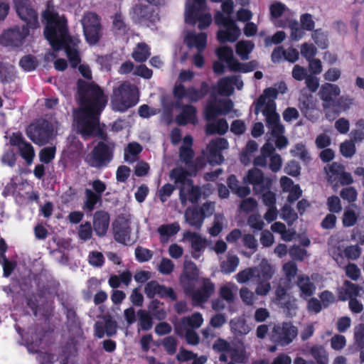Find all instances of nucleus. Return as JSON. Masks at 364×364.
Returning a JSON list of instances; mask_svg holds the SVG:
<instances>
[{"label":"nucleus","mask_w":364,"mask_h":364,"mask_svg":"<svg viewBox=\"0 0 364 364\" xmlns=\"http://www.w3.org/2000/svg\"><path fill=\"white\" fill-rule=\"evenodd\" d=\"M77 87L81 108L75 117V124L85 139L90 138L99 127L100 116L107 103V98L102 89L94 82L78 79Z\"/></svg>","instance_id":"f257e3e1"},{"label":"nucleus","mask_w":364,"mask_h":364,"mask_svg":"<svg viewBox=\"0 0 364 364\" xmlns=\"http://www.w3.org/2000/svg\"><path fill=\"white\" fill-rule=\"evenodd\" d=\"M14 8L18 16L25 24L21 28L16 27L9 30L0 37V41L6 45L18 46L30 34V30L39 27L37 11L28 0H14Z\"/></svg>","instance_id":"f03ea898"},{"label":"nucleus","mask_w":364,"mask_h":364,"mask_svg":"<svg viewBox=\"0 0 364 364\" xmlns=\"http://www.w3.org/2000/svg\"><path fill=\"white\" fill-rule=\"evenodd\" d=\"M139 100L137 87L128 82H122L113 92L112 105L113 109L124 112L135 106Z\"/></svg>","instance_id":"7ed1b4c3"},{"label":"nucleus","mask_w":364,"mask_h":364,"mask_svg":"<svg viewBox=\"0 0 364 364\" xmlns=\"http://www.w3.org/2000/svg\"><path fill=\"white\" fill-rule=\"evenodd\" d=\"M43 18L46 21L44 28V36L55 51L60 50L61 41L58 40L62 36L67 34L66 23L58 19V14L50 10H46L43 13Z\"/></svg>","instance_id":"20e7f679"},{"label":"nucleus","mask_w":364,"mask_h":364,"mask_svg":"<svg viewBox=\"0 0 364 364\" xmlns=\"http://www.w3.org/2000/svg\"><path fill=\"white\" fill-rule=\"evenodd\" d=\"M115 150L114 142L98 141L85 161L92 168L100 169L108 166L114 159Z\"/></svg>","instance_id":"39448f33"},{"label":"nucleus","mask_w":364,"mask_h":364,"mask_svg":"<svg viewBox=\"0 0 364 364\" xmlns=\"http://www.w3.org/2000/svg\"><path fill=\"white\" fill-rule=\"evenodd\" d=\"M53 126L48 120L40 118L35 119L26 128V135L34 144L43 146L53 139Z\"/></svg>","instance_id":"423d86ee"},{"label":"nucleus","mask_w":364,"mask_h":364,"mask_svg":"<svg viewBox=\"0 0 364 364\" xmlns=\"http://www.w3.org/2000/svg\"><path fill=\"white\" fill-rule=\"evenodd\" d=\"M215 22L218 26H223L226 29L219 30L217 33V38L221 43L226 42H235L241 34L240 28L235 21L230 16H225L218 11L215 15Z\"/></svg>","instance_id":"0eeeda50"},{"label":"nucleus","mask_w":364,"mask_h":364,"mask_svg":"<svg viewBox=\"0 0 364 364\" xmlns=\"http://www.w3.org/2000/svg\"><path fill=\"white\" fill-rule=\"evenodd\" d=\"M100 21V16L94 12L86 14L82 20L85 38L90 45L97 43L102 36Z\"/></svg>","instance_id":"6e6552de"},{"label":"nucleus","mask_w":364,"mask_h":364,"mask_svg":"<svg viewBox=\"0 0 364 364\" xmlns=\"http://www.w3.org/2000/svg\"><path fill=\"white\" fill-rule=\"evenodd\" d=\"M298 334V329L291 322L275 324L271 332V340L277 345L286 346L290 344Z\"/></svg>","instance_id":"1a4fd4ad"},{"label":"nucleus","mask_w":364,"mask_h":364,"mask_svg":"<svg viewBox=\"0 0 364 364\" xmlns=\"http://www.w3.org/2000/svg\"><path fill=\"white\" fill-rule=\"evenodd\" d=\"M233 108V102L230 99L210 100L204 109V117L207 122L215 119L220 115L228 114Z\"/></svg>","instance_id":"9d476101"},{"label":"nucleus","mask_w":364,"mask_h":364,"mask_svg":"<svg viewBox=\"0 0 364 364\" xmlns=\"http://www.w3.org/2000/svg\"><path fill=\"white\" fill-rule=\"evenodd\" d=\"M244 181L253 186L254 193H262L264 190L272 188L273 185V179L265 177L263 172L256 168L248 171Z\"/></svg>","instance_id":"9b49d317"},{"label":"nucleus","mask_w":364,"mask_h":364,"mask_svg":"<svg viewBox=\"0 0 364 364\" xmlns=\"http://www.w3.org/2000/svg\"><path fill=\"white\" fill-rule=\"evenodd\" d=\"M47 331L43 326L40 324H34L31 326L26 333L25 341L28 351L36 353H38L43 342L46 337Z\"/></svg>","instance_id":"f8f14e48"},{"label":"nucleus","mask_w":364,"mask_h":364,"mask_svg":"<svg viewBox=\"0 0 364 364\" xmlns=\"http://www.w3.org/2000/svg\"><path fill=\"white\" fill-rule=\"evenodd\" d=\"M61 41L62 47L60 50L64 49L68 58L71 67L76 68L81 62L80 52L78 50L79 41L73 38L70 36L64 37V36L58 38Z\"/></svg>","instance_id":"ddd939ff"},{"label":"nucleus","mask_w":364,"mask_h":364,"mask_svg":"<svg viewBox=\"0 0 364 364\" xmlns=\"http://www.w3.org/2000/svg\"><path fill=\"white\" fill-rule=\"evenodd\" d=\"M144 293L149 299H154L156 295H158L162 299L169 298L173 301L177 300V295L171 287L159 284L156 280L146 283L144 287Z\"/></svg>","instance_id":"4468645a"},{"label":"nucleus","mask_w":364,"mask_h":364,"mask_svg":"<svg viewBox=\"0 0 364 364\" xmlns=\"http://www.w3.org/2000/svg\"><path fill=\"white\" fill-rule=\"evenodd\" d=\"M340 93L341 90L337 85L325 82L321 85L318 95L323 101L322 106L325 111H328L333 106L334 102L336 97L340 95Z\"/></svg>","instance_id":"2eb2a0df"},{"label":"nucleus","mask_w":364,"mask_h":364,"mask_svg":"<svg viewBox=\"0 0 364 364\" xmlns=\"http://www.w3.org/2000/svg\"><path fill=\"white\" fill-rule=\"evenodd\" d=\"M190 176V171L183 168H174L171 172V177L174 179L176 183H180L179 187V199L182 205H186L187 203V196L186 194V189L187 186H191L193 180L188 178L187 176Z\"/></svg>","instance_id":"dca6fc26"},{"label":"nucleus","mask_w":364,"mask_h":364,"mask_svg":"<svg viewBox=\"0 0 364 364\" xmlns=\"http://www.w3.org/2000/svg\"><path fill=\"white\" fill-rule=\"evenodd\" d=\"M133 18L139 23L149 26L159 19L154 9L143 4H136L133 9Z\"/></svg>","instance_id":"f3484780"},{"label":"nucleus","mask_w":364,"mask_h":364,"mask_svg":"<svg viewBox=\"0 0 364 364\" xmlns=\"http://www.w3.org/2000/svg\"><path fill=\"white\" fill-rule=\"evenodd\" d=\"M114 240L121 244L127 245L130 240L131 228L129 221L124 217H118L112 224Z\"/></svg>","instance_id":"a211bd4d"},{"label":"nucleus","mask_w":364,"mask_h":364,"mask_svg":"<svg viewBox=\"0 0 364 364\" xmlns=\"http://www.w3.org/2000/svg\"><path fill=\"white\" fill-rule=\"evenodd\" d=\"M109 214L105 210H97L93 215V229L96 235L102 237L106 235L109 225Z\"/></svg>","instance_id":"6ab92c4d"},{"label":"nucleus","mask_w":364,"mask_h":364,"mask_svg":"<svg viewBox=\"0 0 364 364\" xmlns=\"http://www.w3.org/2000/svg\"><path fill=\"white\" fill-rule=\"evenodd\" d=\"M215 291V285L210 279L205 278L203 280L202 286L197 290L192 291L191 297L197 304L205 303Z\"/></svg>","instance_id":"aec40b11"},{"label":"nucleus","mask_w":364,"mask_h":364,"mask_svg":"<svg viewBox=\"0 0 364 364\" xmlns=\"http://www.w3.org/2000/svg\"><path fill=\"white\" fill-rule=\"evenodd\" d=\"M66 316V326L70 333L76 335L82 332L81 322L77 316L75 309L73 307L63 305Z\"/></svg>","instance_id":"412c9836"},{"label":"nucleus","mask_w":364,"mask_h":364,"mask_svg":"<svg viewBox=\"0 0 364 364\" xmlns=\"http://www.w3.org/2000/svg\"><path fill=\"white\" fill-rule=\"evenodd\" d=\"M205 211L203 208L194 207L188 208L185 212L186 222L197 230H200L205 219Z\"/></svg>","instance_id":"4be33fe9"},{"label":"nucleus","mask_w":364,"mask_h":364,"mask_svg":"<svg viewBox=\"0 0 364 364\" xmlns=\"http://www.w3.org/2000/svg\"><path fill=\"white\" fill-rule=\"evenodd\" d=\"M360 291V287L348 280L343 282V286L338 289V300L346 301L357 297Z\"/></svg>","instance_id":"5701e85b"},{"label":"nucleus","mask_w":364,"mask_h":364,"mask_svg":"<svg viewBox=\"0 0 364 364\" xmlns=\"http://www.w3.org/2000/svg\"><path fill=\"white\" fill-rule=\"evenodd\" d=\"M279 90L276 87H267L263 91V93L259 96L257 101L255 102L254 113L257 115L262 108L266 105V101L268 99V102H274V100L277 98Z\"/></svg>","instance_id":"b1692460"},{"label":"nucleus","mask_w":364,"mask_h":364,"mask_svg":"<svg viewBox=\"0 0 364 364\" xmlns=\"http://www.w3.org/2000/svg\"><path fill=\"white\" fill-rule=\"evenodd\" d=\"M352 101V99L343 96L336 97L333 106L331 107L333 109L326 111V117L329 120L334 119L341 111L349 109Z\"/></svg>","instance_id":"393cba45"},{"label":"nucleus","mask_w":364,"mask_h":364,"mask_svg":"<svg viewBox=\"0 0 364 364\" xmlns=\"http://www.w3.org/2000/svg\"><path fill=\"white\" fill-rule=\"evenodd\" d=\"M296 286L301 291L300 296L304 299L311 296L316 290L314 284L305 275H299L297 277Z\"/></svg>","instance_id":"a878e982"},{"label":"nucleus","mask_w":364,"mask_h":364,"mask_svg":"<svg viewBox=\"0 0 364 364\" xmlns=\"http://www.w3.org/2000/svg\"><path fill=\"white\" fill-rule=\"evenodd\" d=\"M261 111L265 117L267 127L280 122V117L276 111V104L274 102H267L264 109H261Z\"/></svg>","instance_id":"bb28decb"},{"label":"nucleus","mask_w":364,"mask_h":364,"mask_svg":"<svg viewBox=\"0 0 364 364\" xmlns=\"http://www.w3.org/2000/svg\"><path fill=\"white\" fill-rule=\"evenodd\" d=\"M186 44L188 47H196L199 52H202L207 46V34L203 32L188 34L186 36Z\"/></svg>","instance_id":"cd10ccee"},{"label":"nucleus","mask_w":364,"mask_h":364,"mask_svg":"<svg viewBox=\"0 0 364 364\" xmlns=\"http://www.w3.org/2000/svg\"><path fill=\"white\" fill-rule=\"evenodd\" d=\"M207 135H224L228 130V124L225 119H219L215 122L207 123L205 125Z\"/></svg>","instance_id":"c85d7f7f"},{"label":"nucleus","mask_w":364,"mask_h":364,"mask_svg":"<svg viewBox=\"0 0 364 364\" xmlns=\"http://www.w3.org/2000/svg\"><path fill=\"white\" fill-rule=\"evenodd\" d=\"M181 230L180 225L177 222L170 224H164L160 225L157 232L160 235L161 242H167L168 238L176 235Z\"/></svg>","instance_id":"c756f323"},{"label":"nucleus","mask_w":364,"mask_h":364,"mask_svg":"<svg viewBox=\"0 0 364 364\" xmlns=\"http://www.w3.org/2000/svg\"><path fill=\"white\" fill-rule=\"evenodd\" d=\"M102 200V197L94 193V191L86 188L85 191V200L82 205V209L86 211V213H92L95 208L96 205L98 203H100Z\"/></svg>","instance_id":"7c9ffc66"},{"label":"nucleus","mask_w":364,"mask_h":364,"mask_svg":"<svg viewBox=\"0 0 364 364\" xmlns=\"http://www.w3.org/2000/svg\"><path fill=\"white\" fill-rule=\"evenodd\" d=\"M148 313L159 321L164 320L167 313L164 308V303L158 299H152L148 306Z\"/></svg>","instance_id":"2f4dec72"},{"label":"nucleus","mask_w":364,"mask_h":364,"mask_svg":"<svg viewBox=\"0 0 364 364\" xmlns=\"http://www.w3.org/2000/svg\"><path fill=\"white\" fill-rule=\"evenodd\" d=\"M150 48L145 43H139L132 53V58L139 63L145 62L150 56Z\"/></svg>","instance_id":"473e14b6"},{"label":"nucleus","mask_w":364,"mask_h":364,"mask_svg":"<svg viewBox=\"0 0 364 364\" xmlns=\"http://www.w3.org/2000/svg\"><path fill=\"white\" fill-rule=\"evenodd\" d=\"M254 48V43L250 41H240L235 46L236 53L242 60L249 59V55Z\"/></svg>","instance_id":"72a5a7b5"},{"label":"nucleus","mask_w":364,"mask_h":364,"mask_svg":"<svg viewBox=\"0 0 364 364\" xmlns=\"http://www.w3.org/2000/svg\"><path fill=\"white\" fill-rule=\"evenodd\" d=\"M183 237L191 242V248L195 252H199L204 247L205 240L196 232L186 231L183 233Z\"/></svg>","instance_id":"f704fd0d"},{"label":"nucleus","mask_w":364,"mask_h":364,"mask_svg":"<svg viewBox=\"0 0 364 364\" xmlns=\"http://www.w3.org/2000/svg\"><path fill=\"white\" fill-rule=\"evenodd\" d=\"M310 353L317 364H328V354L323 346H313L310 349Z\"/></svg>","instance_id":"c9c22d12"},{"label":"nucleus","mask_w":364,"mask_h":364,"mask_svg":"<svg viewBox=\"0 0 364 364\" xmlns=\"http://www.w3.org/2000/svg\"><path fill=\"white\" fill-rule=\"evenodd\" d=\"M139 321L138 325L143 331H149L151 329L154 322L152 316L144 309H140L137 312Z\"/></svg>","instance_id":"e433bc0d"},{"label":"nucleus","mask_w":364,"mask_h":364,"mask_svg":"<svg viewBox=\"0 0 364 364\" xmlns=\"http://www.w3.org/2000/svg\"><path fill=\"white\" fill-rule=\"evenodd\" d=\"M183 274L188 281L195 282L198 280L199 270L193 262L186 261L183 267Z\"/></svg>","instance_id":"4c0bfd02"},{"label":"nucleus","mask_w":364,"mask_h":364,"mask_svg":"<svg viewBox=\"0 0 364 364\" xmlns=\"http://www.w3.org/2000/svg\"><path fill=\"white\" fill-rule=\"evenodd\" d=\"M20 156L26 161L28 165H30L35 157V151L33 146L28 141L23 144L19 148Z\"/></svg>","instance_id":"58836bf2"},{"label":"nucleus","mask_w":364,"mask_h":364,"mask_svg":"<svg viewBox=\"0 0 364 364\" xmlns=\"http://www.w3.org/2000/svg\"><path fill=\"white\" fill-rule=\"evenodd\" d=\"M204 9L193 4L189 6L186 11V22L191 25H195L197 22V18L203 14H200V10Z\"/></svg>","instance_id":"ea45409f"},{"label":"nucleus","mask_w":364,"mask_h":364,"mask_svg":"<svg viewBox=\"0 0 364 364\" xmlns=\"http://www.w3.org/2000/svg\"><path fill=\"white\" fill-rule=\"evenodd\" d=\"M324 169L327 174L328 181L333 182L344 171V166L339 163L333 162L328 168L325 167Z\"/></svg>","instance_id":"a19ab883"},{"label":"nucleus","mask_w":364,"mask_h":364,"mask_svg":"<svg viewBox=\"0 0 364 364\" xmlns=\"http://www.w3.org/2000/svg\"><path fill=\"white\" fill-rule=\"evenodd\" d=\"M232 79L229 77H225L220 79L218 82V92L221 95H230L233 91L232 86Z\"/></svg>","instance_id":"79ce46f5"},{"label":"nucleus","mask_w":364,"mask_h":364,"mask_svg":"<svg viewBox=\"0 0 364 364\" xmlns=\"http://www.w3.org/2000/svg\"><path fill=\"white\" fill-rule=\"evenodd\" d=\"M240 259L237 256L233 255L228 257L226 261L223 262L220 265L221 272L224 274L234 272L237 267Z\"/></svg>","instance_id":"37998d69"},{"label":"nucleus","mask_w":364,"mask_h":364,"mask_svg":"<svg viewBox=\"0 0 364 364\" xmlns=\"http://www.w3.org/2000/svg\"><path fill=\"white\" fill-rule=\"evenodd\" d=\"M38 64L36 58L31 54L23 56L19 61V65L26 72L34 70Z\"/></svg>","instance_id":"c03bdc74"},{"label":"nucleus","mask_w":364,"mask_h":364,"mask_svg":"<svg viewBox=\"0 0 364 364\" xmlns=\"http://www.w3.org/2000/svg\"><path fill=\"white\" fill-rule=\"evenodd\" d=\"M186 194L187 196V201H190L193 204L198 202L201 197V189L198 186H195L193 183L191 186H187L186 189Z\"/></svg>","instance_id":"a18cd8bd"},{"label":"nucleus","mask_w":364,"mask_h":364,"mask_svg":"<svg viewBox=\"0 0 364 364\" xmlns=\"http://www.w3.org/2000/svg\"><path fill=\"white\" fill-rule=\"evenodd\" d=\"M315 107L316 105L312 95H303L299 99V108L304 115L306 116Z\"/></svg>","instance_id":"49530a36"},{"label":"nucleus","mask_w":364,"mask_h":364,"mask_svg":"<svg viewBox=\"0 0 364 364\" xmlns=\"http://www.w3.org/2000/svg\"><path fill=\"white\" fill-rule=\"evenodd\" d=\"M312 38L314 43L321 49H325L328 46V40L327 35L322 31L321 28H318L313 31Z\"/></svg>","instance_id":"de8ad7c7"},{"label":"nucleus","mask_w":364,"mask_h":364,"mask_svg":"<svg viewBox=\"0 0 364 364\" xmlns=\"http://www.w3.org/2000/svg\"><path fill=\"white\" fill-rule=\"evenodd\" d=\"M195 156V152L192 147L181 146L179 149V159L187 167L191 162Z\"/></svg>","instance_id":"09e8293b"},{"label":"nucleus","mask_w":364,"mask_h":364,"mask_svg":"<svg viewBox=\"0 0 364 364\" xmlns=\"http://www.w3.org/2000/svg\"><path fill=\"white\" fill-rule=\"evenodd\" d=\"M56 148L55 146L44 147L40 151L39 159L43 164L50 163L55 156Z\"/></svg>","instance_id":"8fccbe9b"},{"label":"nucleus","mask_w":364,"mask_h":364,"mask_svg":"<svg viewBox=\"0 0 364 364\" xmlns=\"http://www.w3.org/2000/svg\"><path fill=\"white\" fill-rule=\"evenodd\" d=\"M271 189L268 188L262 193H255V195L260 196L262 203L266 206L276 205V194Z\"/></svg>","instance_id":"3c124183"},{"label":"nucleus","mask_w":364,"mask_h":364,"mask_svg":"<svg viewBox=\"0 0 364 364\" xmlns=\"http://www.w3.org/2000/svg\"><path fill=\"white\" fill-rule=\"evenodd\" d=\"M78 237L80 240L87 241L91 239L92 236V228L91 223L88 221L79 226L77 231Z\"/></svg>","instance_id":"603ef678"},{"label":"nucleus","mask_w":364,"mask_h":364,"mask_svg":"<svg viewBox=\"0 0 364 364\" xmlns=\"http://www.w3.org/2000/svg\"><path fill=\"white\" fill-rule=\"evenodd\" d=\"M142 151V146L137 142H131L129 143L124 151V159L125 161H131L129 159V156L131 155L133 157H136L139 155ZM134 159H132V161Z\"/></svg>","instance_id":"864d4df0"},{"label":"nucleus","mask_w":364,"mask_h":364,"mask_svg":"<svg viewBox=\"0 0 364 364\" xmlns=\"http://www.w3.org/2000/svg\"><path fill=\"white\" fill-rule=\"evenodd\" d=\"M357 220L358 215L353 210L347 209L344 211L342 218V223L344 227H352L356 223Z\"/></svg>","instance_id":"5fc2aeb1"},{"label":"nucleus","mask_w":364,"mask_h":364,"mask_svg":"<svg viewBox=\"0 0 364 364\" xmlns=\"http://www.w3.org/2000/svg\"><path fill=\"white\" fill-rule=\"evenodd\" d=\"M153 257V252L149 249L138 246L135 249V257L139 262L149 261Z\"/></svg>","instance_id":"6e6d98bb"},{"label":"nucleus","mask_w":364,"mask_h":364,"mask_svg":"<svg viewBox=\"0 0 364 364\" xmlns=\"http://www.w3.org/2000/svg\"><path fill=\"white\" fill-rule=\"evenodd\" d=\"M206 165V162L203 157L198 156L191 162L186 167L190 171V176H196L198 171L201 170Z\"/></svg>","instance_id":"4d7b16f0"},{"label":"nucleus","mask_w":364,"mask_h":364,"mask_svg":"<svg viewBox=\"0 0 364 364\" xmlns=\"http://www.w3.org/2000/svg\"><path fill=\"white\" fill-rule=\"evenodd\" d=\"M196 108L191 105H185L182 107L181 113L188 119V121L193 124L197 122Z\"/></svg>","instance_id":"13d9d810"},{"label":"nucleus","mask_w":364,"mask_h":364,"mask_svg":"<svg viewBox=\"0 0 364 364\" xmlns=\"http://www.w3.org/2000/svg\"><path fill=\"white\" fill-rule=\"evenodd\" d=\"M292 154L294 156H298L301 160L304 161H309L311 160L309 152L304 144L302 143H298L294 146V149L291 151Z\"/></svg>","instance_id":"bf43d9fd"},{"label":"nucleus","mask_w":364,"mask_h":364,"mask_svg":"<svg viewBox=\"0 0 364 364\" xmlns=\"http://www.w3.org/2000/svg\"><path fill=\"white\" fill-rule=\"evenodd\" d=\"M340 151L344 157L350 158L355 154V146L352 141H346L341 144Z\"/></svg>","instance_id":"052dcab7"},{"label":"nucleus","mask_w":364,"mask_h":364,"mask_svg":"<svg viewBox=\"0 0 364 364\" xmlns=\"http://www.w3.org/2000/svg\"><path fill=\"white\" fill-rule=\"evenodd\" d=\"M164 350L168 355H173L177 349V341L173 336H167L162 341Z\"/></svg>","instance_id":"680f3d73"},{"label":"nucleus","mask_w":364,"mask_h":364,"mask_svg":"<svg viewBox=\"0 0 364 364\" xmlns=\"http://www.w3.org/2000/svg\"><path fill=\"white\" fill-rule=\"evenodd\" d=\"M340 196L344 200H347L348 203H353L356 200L358 193L354 187L349 186L341 189Z\"/></svg>","instance_id":"e2e57ef3"},{"label":"nucleus","mask_w":364,"mask_h":364,"mask_svg":"<svg viewBox=\"0 0 364 364\" xmlns=\"http://www.w3.org/2000/svg\"><path fill=\"white\" fill-rule=\"evenodd\" d=\"M291 29V38L294 41L300 40L304 35V30L299 25L296 21H291L289 23Z\"/></svg>","instance_id":"0e129e2a"},{"label":"nucleus","mask_w":364,"mask_h":364,"mask_svg":"<svg viewBox=\"0 0 364 364\" xmlns=\"http://www.w3.org/2000/svg\"><path fill=\"white\" fill-rule=\"evenodd\" d=\"M328 209L331 213H338L342 210L340 198L337 196H331L327 198Z\"/></svg>","instance_id":"69168bd1"},{"label":"nucleus","mask_w":364,"mask_h":364,"mask_svg":"<svg viewBox=\"0 0 364 364\" xmlns=\"http://www.w3.org/2000/svg\"><path fill=\"white\" fill-rule=\"evenodd\" d=\"M343 254L346 258L355 260L361 255V248L358 245H349L344 249Z\"/></svg>","instance_id":"338daca9"},{"label":"nucleus","mask_w":364,"mask_h":364,"mask_svg":"<svg viewBox=\"0 0 364 364\" xmlns=\"http://www.w3.org/2000/svg\"><path fill=\"white\" fill-rule=\"evenodd\" d=\"M354 338L359 348L364 347V323H360L355 327Z\"/></svg>","instance_id":"774afa93"}]
</instances>
